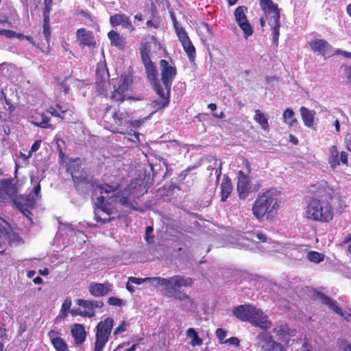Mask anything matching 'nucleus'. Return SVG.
Masks as SVG:
<instances>
[{
	"label": "nucleus",
	"mask_w": 351,
	"mask_h": 351,
	"mask_svg": "<svg viewBox=\"0 0 351 351\" xmlns=\"http://www.w3.org/2000/svg\"><path fill=\"white\" fill-rule=\"evenodd\" d=\"M108 304L110 306H121L123 304V301L116 297H110L108 300Z\"/></svg>",
	"instance_id": "a18cd8bd"
},
{
	"label": "nucleus",
	"mask_w": 351,
	"mask_h": 351,
	"mask_svg": "<svg viewBox=\"0 0 351 351\" xmlns=\"http://www.w3.org/2000/svg\"><path fill=\"white\" fill-rule=\"evenodd\" d=\"M71 300L69 298H66L62 304L60 309V313L62 318H66L68 316L69 313L71 311Z\"/></svg>",
	"instance_id": "ea45409f"
},
{
	"label": "nucleus",
	"mask_w": 351,
	"mask_h": 351,
	"mask_svg": "<svg viewBox=\"0 0 351 351\" xmlns=\"http://www.w3.org/2000/svg\"><path fill=\"white\" fill-rule=\"evenodd\" d=\"M289 328L288 325H287V324H284V325L281 324V325L276 326L273 329V332L274 334H276V335L278 338L285 337V336H287L289 334Z\"/></svg>",
	"instance_id": "4c0bfd02"
},
{
	"label": "nucleus",
	"mask_w": 351,
	"mask_h": 351,
	"mask_svg": "<svg viewBox=\"0 0 351 351\" xmlns=\"http://www.w3.org/2000/svg\"><path fill=\"white\" fill-rule=\"evenodd\" d=\"M108 38L112 46L117 47L119 49L123 50L125 48V38L121 36L117 31L110 30L108 33Z\"/></svg>",
	"instance_id": "c85d7f7f"
},
{
	"label": "nucleus",
	"mask_w": 351,
	"mask_h": 351,
	"mask_svg": "<svg viewBox=\"0 0 351 351\" xmlns=\"http://www.w3.org/2000/svg\"><path fill=\"white\" fill-rule=\"evenodd\" d=\"M150 42L148 41L147 39L142 40L141 43V47L139 48L141 60L150 58Z\"/></svg>",
	"instance_id": "473e14b6"
},
{
	"label": "nucleus",
	"mask_w": 351,
	"mask_h": 351,
	"mask_svg": "<svg viewBox=\"0 0 351 351\" xmlns=\"http://www.w3.org/2000/svg\"><path fill=\"white\" fill-rule=\"evenodd\" d=\"M343 71L347 82L351 84V65L346 66Z\"/></svg>",
	"instance_id": "5fc2aeb1"
},
{
	"label": "nucleus",
	"mask_w": 351,
	"mask_h": 351,
	"mask_svg": "<svg viewBox=\"0 0 351 351\" xmlns=\"http://www.w3.org/2000/svg\"><path fill=\"white\" fill-rule=\"evenodd\" d=\"M256 122H257L261 128L266 130L269 129L268 119L265 114L260 110H255V115L254 117Z\"/></svg>",
	"instance_id": "2f4dec72"
},
{
	"label": "nucleus",
	"mask_w": 351,
	"mask_h": 351,
	"mask_svg": "<svg viewBox=\"0 0 351 351\" xmlns=\"http://www.w3.org/2000/svg\"><path fill=\"white\" fill-rule=\"evenodd\" d=\"M99 189L101 190V193H113L116 191L118 189V186H114L109 184H104L99 186Z\"/></svg>",
	"instance_id": "37998d69"
},
{
	"label": "nucleus",
	"mask_w": 351,
	"mask_h": 351,
	"mask_svg": "<svg viewBox=\"0 0 351 351\" xmlns=\"http://www.w3.org/2000/svg\"><path fill=\"white\" fill-rule=\"evenodd\" d=\"M178 37L182 45L184 51L187 54V56L190 62L195 61V58L196 56L195 48L193 43H191L185 29H180V32H178Z\"/></svg>",
	"instance_id": "aec40b11"
},
{
	"label": "nucleus",
	"mask_w": 351,
	"mask_h": 351,
	"mask_svg": "<svg viewBox=\"0 0 351 351\" xmlns=\"http://www.w3.org/2000/svg\"><path fill=\"white\" fill-rule=\"evenodd\" d=\"M332 55H341L344 58H351V53L350 52L342 51L341 49H337Z\"/></svg>",
	"instance_id": "4d7b16f0"
},
{
	"label": "nucleus",
	"mask_w": 351,
	"mask_h": 351,
	"mask_svg": "<svg viewBox=\"0 0 351 351\" xmlns=\"http://www.w3.org/2000/svg\"><path fill=\"white\" fill-rule=\"evenodd\" d=\"M317 298L319 299L321 304L326 305L330 309L339 315L343 317V312L341 308L338 306V304L335 300H333L330 297L327 296L324 293L320 291L315 292Z\"/></svg>",
	"instance_id": "bb28decb"
},
{
	"label": "nucleus",
	"mask_w": 351,
	"mask_h": 351,
	"mask_svg": "<svg viewBox=\"0 0 351 351\" xmlns=\"http://www.w3.org/2000/svg\"><path fill=\"white\" fill-rule=\"evenodd\" d=\"M134 83V74L131 70H128L121 73L117 84L113 87V90L110 93V99L119 103V105L125 100L141 101V97L127 96L125 94L128 90L132 88Z\"/></svg>",
	"instance_id": "0eeeda50"
},
{
	"label": "nucleus",
	"mask_w": 351,
	"mask_h": 351,
	"mask_svg": "<svg viewBox=\"0 0 351 351\" xmlns=\"http://www.w3.org/2000/svg\"><path fill=\"white\" fill-rule=\"evenodd\" d=\"M16 193V185L12 179H1L0 180V202L8 197H12Z\"/></svg>",
	"instance_id": "5701e85b"
},
{
	"label": "nucleus",
	"mask_w": 351,
	"mask_h": 351,
	"mask_svg": "<svg viewBox=\"0 0 351 351\" xmlns=\"http://www.w3.org/2000/svg\"><path fill=\"white\" fill-rule=\"evenodd\" d=\"M0 35L4 36L5 37L8 38H21L23 36L22 34H19L15 32L13 30L10 29H0Z\"/></svg>",
	"instance_id": "79ce46f5"
},
{
	"label": "nucleus",
	"mask_w": 351,
	"mask_h": 351,
	"mask_svg": "<svg viewBox=\"0 0 351 351\" xmlns=\"http://www.w3.org/2000/svg\"><path fill=\"white\" fill-rule=\"evenodd\" d=\"M237 192L239 197L241 199H245L249 195L250 186V177L244 174L242 171L238 172V182H237Z\"/></svg>",
	"instance_id": "4be33fe9"
},
{
	"label": "nucleus",
	"mask_w": 351,
	"mask_h": 351,
	"mask_svg": "<svg viewBox=\"0 0 351 351\" xmlns=\"http://www.w3.org/2000/svg\"><path fill=\"white\" fill-rule=\"evenodd\" d=\"M216 336L221 343H225L224 339L227 336V332L223 328H217L216 330Z\"/></svg>",
	"instance_id": "c03bdc74"
},
{
	"label": "nucleus",
	"mask_w": 351,
	"mask_h": 351,
	"mask_svg": "<svg viewBox=\"0 0 351 351\" xmlns=\"http://www.w3.org/2000/svg\"><path fill=\"white\" fill-rule=\"evenodd\" d=\"M145 67L146 77L153 87L154 90L156 94L162 93L160 85L159 84L158 73L156 66L151 58L145 59L142 60Z\"/></svg>",
	"instance_id": "ddd939ff"
},
{
	"label": "nucleus",
	"mask_w": 351,
	"mask_h": 351,
	"mask_svg": "<svg viewBox=\"0 0 351 351\" xmlns=\"http://www.w3.org/2000/svg\"><path fill=\"white\" fill-rule=\"evenodd\" d=\"M47 112L50 113L52 116L60 118L61 119H64V115L60 113L58 110L52 106L49 107L47 109Z\"/></svg>",
	"instance_id": "603ef678"
},
{
	"label": "nucleus",
	"mask_w": 351,
	"mask_h": 351,
	"mask_svg": "<svg viewBox=\"0 0 351 351\" xmlns=\"http://www.w3.org/2000/svg\"><path fill=\"white\" fill-rule=\"evenodd\" d=\"M113 326L114 319L112 317H107L97 324L94 351H102L104 350L109 340Z\"/></svg>",
	"instance_id": "1a4fd4ad"
},
{
	"label": "nucleus",
	"mask_w": 351,
	"mask_h": 351,
	"mask_svg": "<svg viewBox=\"0 0 351 351\" xmlns=\"http://www.w3.org/2000/svg\"><path fill=\"white\" fill-rule=\"evenodd\" d=\"M154 231V228L152 226H147L145 230V240L148 243L154 242V236H150V234Z\"/></svg>",
	"instance_id": "8fccbe9b"
},
{
	"label": "nucleus",
	"mask_w": 351,
	"mask_h": 351,
	"mask_svg": "<svg viewBox=\"0 0 351 351\" xmlns=\"http://www.w3.org/2000/svg\"><path fill=\"white\" fill-rule=\"evenodd\" d=\"M104 111L103 119L107 123L109 130L114 134H124L123 127L132 124L129 119V112L125 110H121L119 105L117 106L107 105Z\"/></svg>",
	"instance_id": "423d86ee"
},
{
	"label": "nucleus",
	"mask_w": 351,
	"mask_h": 351,
	"mask_svg": "<svg viewBox=\"0 0 351 351\" xmlns=\"http://www.w3.org/2000/svg\"><path fill=\"white\" fill-rule=\"evenodd\" d=\"M233 315L242 322H248L255 326L267 331L271 326V322L261 309L251 304H241L232 311Z\"/></svg>",
	"instance_id": "39448f33"
},
{
	"label": "nucleus",
	"mask_w": 351,
	"mask_h": 351,
	"mask_svg": "<svg viewBox=\"0 0 351 351\" xmlns=\"http://www.w3.org/2000/svg\"><path fill=\"white\" fill-rule=\"evenodd\" d=\"M40 144H41L40 140L35 141L31 147V150H30L29 153L32 154V152H36V151H38V149L40 148Z\"/></svg>",
	"instance_id": "13d9d810"
},
{
	"label": "nucleus",
	"mask_w": 351,
	"mask_h": 351,
	"mask_svg": "<svg viewBox=\"0 0 351 351\" xmlns=\"http://www.w3.org/2000/svg\"><path fill=\"white\" fill-rule=\"evenodd\" d=\"M56 108L58 111L64 116L65 112H66L67 110L62 108V106L60 104H57L56 105Z\"/></svg>",
	"instance_id": "338daca9"
},
{
	"label": "nucleus",
	"mask_w": 351,
	"mask_h": 351,
	"mask_svg": "<svg viewBox=\"0 0 351 351\" xmlns=\"http://www.w3.org/2000/svg\"><path fill=\"white\" fill-rule=\"evenodd\" d=\"M75 302L76 304L84 309L83 313L84 316L90 318L95 316V309L101 308L104 306V302L101 300L78 299Z\"/></svg>",
	"instance_id": "a211bd4d"
},
{
	"label": "nucleus",
	"mask_w": 351,
	"mask_h": 351,
	"mask_svg": "<svg viewBox=\"0 0 351 351\" xmlns=\"http://www.w3.org/2000/svg\"><path fill=\"white\" fill-rule=\"evenodd\" d=\"M71 334L76 345H82L86 340V332L82 324H73L71 326Z\"/></svg>",
	"instance_id": "393cba45"
},
{
	"label": "nucleus",
	"mask_w": 351,
	"mask_h": 351,
	"mask_svg": "<svg viewBox=\"0 0 351 351\" xmlns=\"http://www.w3.org/2000/svg\"><path fill=\"white\" fill-rule=\"evenodd\" d=\"M334 213V207L330 201L313 197L308 201L304 214L306 219L313 221L329 223L333 219Z\"/></svg>",
	"instance_id": "20e7f679"
},
{
	"label": "nucleus",
	"mask_w": 351,
	"mask_h": 351,
	"mask_svg": "<svg viewBox=\"0 0 351 351\" xmlns=\"http://www.w3.org/2000/svg\"><path fill=\"white\" fill-rule=\"evenodd\" d=\"M289 141L293 145H296L298 144V139L293 134H289Z\"/></svg>",
	"instance_id": "774afa93"
},
{
	"label": "nucleus",
	"mask_w": 351,
	"mask_h": 351,
	"mask_svg": "<svg viewBox=\"0 0 351 351\" xmlns=\"http://www.w3.org/2000/svg\"><path fill=\"white\" fill-rule=\"evenodd\" d=\"M112 285L106 281L104 283L92 282L88 285L89 293L94 297H103L112 291Z\"/></svg>",
	"instance_id": "412c9836"
},
{
	"label": "nucleus",
	"mask_w": 351,
	"mask_h": 351,
	"mask_svg": "<svg viewBox=\"0 0 351 351\" xmlns=\"http://www.w3.org/2000/svg\"><path fill=\"white\" fill-rule=\"evenodd\" d=\"M145 187L143 184H138L135 181L131 182L123 190V195H125L119 198V202L125 207L137 210V202L134 199L130 200L129 197L132 195L134 198L141 197L146 193V191H144Z\"/></svg>",
	"instance_id": "9b49d317"
},
{
	"label": "nucleus",
	"mask_w": 351,
	"mask_h": 351,
	"mask_svg": "<svg viewBox=\"0 0 351 351\" xmlns=\"http://www.w3.org/2000/svg\"><path fill=\"white\" fill-rule=\"evenodd\" d=\"M256 238L260 240L262 242H266L267 241V237L266 235L263 232H258L256 234Z\"/></svg>",
	"instance_id": "69168bd1"
},
{
	"label": "nucleus",
	"mask_w": 351,
	"mask_h": 351,
	"mask_svg": "<svg viewBox=\"0 0 351 351\" xmlns=\"http://www.w3.org/2000/svg\"><path fill=\"white\" fill-rule=\"evenodd\" d=\"M307 257L310 261L315 263L322 262L324 258V256L322 254L315 251L309 252L307 254Z\"/></svg>",
	"instance_id": "a19ab883"
},
{
	"label": "nucleus",
	"mask_w": 351,
	"mask_h": 351,
	"mask_svg": "<svg viewBox=\"0 0 351 351\" xmlns=\"http://www.w3.org/2000/svg\"><path fill=\"white\" fill-rule=\"evenodd\" d=\"M170 16H171V21L173 22V27L176 31L177 35H178V32H180V30L184 29L182 27H179L178 22L177 21L176 16L173 12H172V11L170 12Z\"/></svg>",
	"instance_id": "de8ad7c7"
},
{
	"label": "nucleus",
	"mask_w": 351,
	"mask_h": 351,
	"mask_svg": "<svg viewBox=\"0 0 351 351\" xmlns=\"http://www.w3.org/2000/svg\"><path fill=\"white\" fill-rule=\"evenodd\" d=\"M242 162L247 170V172L250 173L251 172V164L250 161L245 158H242Z\"/></svg>",
	"instance_id": "680f3d73"
},
{
	"label": "nucleus",
	"mask_w": 351,
	"mask_h": 351,
	"mask_svg": "<svg viewBox=\"0 0 351 351\" xmlns=\"http://www.w3.org/2000/svg\"><path fill=\"white\" fill-rule=\"evenodd\" d=\"M95 73V90L99 95L107 98L109 95L110 74L105 60L97 64Z\"/></svg>",
	"instance_id": "9d476101"
},
{
	"label": "nucleus",
	"mask_w": 351,
	"mask_h": 351,
	"mask_svg": "<svg viewBox=\"0 0 351 351\" xmlns=\"http://www.w3.org/2000/svg\"><path fill=\"white\" fill-rule=\"evenodd\" d=\"M70 313L72 315V316H73V317H75L77 315H80L82 317H85L84 314L83 313V311H82L80 308H73L71 310Z\"/></svg>",
	"instance_id": "052dcab7"
},
{
	"label": "nucleus",
	"mask_w": 351,
	"mask_h": 351,
	"mask_svg": "<svg viewBox=\"0 0 351 351\" xmlns=\"http://www.w3.org/2000/svg\"><path fill=\"white\" fill-rule=\"evenodd\" d=\"M221 200L225 202L232 191L231 180L228 176H224L221 186Z\"/></svg>",
	"instance_id": "c756f323"
},
{
	"label": "nucleus",
	"mask_w": 351,
	"mask_h": 351,
	"mask_svg": "<svg viewBox=\"0 0 351 351\" xmlns=\"http://www.w3.org/2000/svg\"><path fill=\"white\" fill-rule=\"evenodd\" d=\"M117 199L118 196L116 195L108 198L100 196L97 198L96 205L100 210L110 215L116 210L115 204L117 202Z\"/></svg>",
	"instance_id": "6ab92c4d"
},
{
	"label": "nucleus",
	"mask_w": 351,
	"mask_h": 351,
	"mask_svg": "<svg viewBox=\"0 0 351 351\" xmlns=\"http://www.w3.org/2000/svg\"><path fill=\"white\" fill-rule=\"evenodd\" d=\"M280 208V192L271 188L259 194L252 207L254 217L258 221L271 220Z\"/></svg>",
	"instance_id": "f03ea898"
},
{
	"label": "nucleus",
	"mask_w": 351,
	"mask_h": 351,
	"mask_svg": "<svg viewBox=\"0 0 351 351\" xmlns=\"http://www.w3.org/2000/svg\"><path fill=\"white\" fill-rule=\"evenodd\" d=\"M79 158L72 160L68 165L67 171L71 173L75 189L79 191H85V189L93 186V182L84 170H81Z\"/></svg>",
	"instance_id": "6e6552de"
},
{
	"label": "nucleus",
	"mask_w": 351,
	"mask_h": 351,
	"mask_svg": "<svg viewBox=\"0 0 351 351\" xmlns=\"http://www.w3.org/2000/svg\"><path fill=\"white\" fill-rule=\"evenodd\" d=\"M38 115L41 118L40 121L36 119L32 121V123L41 128H51V125L49 123V119L45 114V113H39Z\"/></svg>",
	"instance_id": "e433bc0d"
},
{
	"label": "nucleus",
	"mask_w": 351,
	"mask_h": 351,
	"mask_svg": "<svg viewBox=\"0 0 351 351\" xmlns=\"http://www.w3.org/2000/svg\"><path fill=\"white\" fill-rule=\"evenodd\" d=\"M311 50L319 52L322 56L329 54L332 51V46L324 39H315L309 43Z\"/></svg>",
	"instance_id": "a878e982"
},
{
	"label": "nucleus",
	"mask_w": 351,
	"mask_h": 351,
	"mask_svg": "<svg viewBox=\"0 0 351 351\" xmlns=\"http://www.w3.org/2000/svg\"><path fill=\"white\" fill-rule=\"evenodd\" d=\"M3 97L5 101V104L8 106V109L10 113H12L15 110L14 106L11 103V101L7 99L5 94L3 93Z\"/></svg>",
	"instance_id": "864d4df0"
},
{
	"label": "nucleus",
	"mask_w": 351,
	"mask_h": 351,
	"mask_svg": "<svg viewBox=\"0 0 351 351\" xmlns=\"http://www.w3.org/2000/svg\"><path fill=\"white\" fill-rule=\"evenodd\" d=\"M256 340L258 347L263 351H287L285 346L276 341L269 332H260L256 337Z\"/></svg>",
	"instance_id": "f8f14e48"
},
{
	"label": "nucleus",
	"mask_w": 351,
	"mask_h": 351,
	"mask_svg": "<svg viewBox=\"0 0 351 351\" xmlns=\"http://www.w3.org/2000/svg\"><path fill=\"white\" fill-rule=\"evenodd\" d=\"M300 111L304 124L308 128H311L313 125L315 112L310 110L304 106H302Z\"/></svg>",
	"instance_id": "7c9ffc66"
},
{
	"label": "nucleus",
	"mask_w": 351,
	"mask_h": 351,
	"mask_svg": "<svg viewBox=\"0 0 351 351\" xmlns=\"http://www.w3.org/2000/svg\"><path fill=\"white\" fill-rule=\"evenodd\" d=\"M284 121L289 126H293L297 123V119L295 118V113L292 109L287 108L282 114Z\"/></svg>",
	"instance_id": "c9c22d12"
},
{
	"label": "nucleus",
	"mask_w": 351,
	"mask_h": 351,
	"mask_svg": "<svg viewBox=\"0 0 351 351\" xmlns=\"http://www.w3.org/2000/svg\"><path fill=\"white\" fill-rule=\"evenodd\" d=\"M186 335L191 338V344L192 346H201L203 343V340L199 337L197 332L194 328H188L186 330Z\"/></svg>",
	"instance_id": "f704fd0d"
},
{
	"label": "nucleus",
	"mask_w": 351,
	"mask_h": 351,
	"mask_svg": "<svg viewBox=\"0 0 351 351\" xmlns=\"http://www.w3.org/2000/svg\"><path fill=\"white\" fill-rule=\"evenodd\" d=\"M273 25H271V30L272 34V42L275 45H278L280 36V20L274 21Z\"/></svg>",
	"instance_id": "72a5a7b5"
},
{
	"label": "nucleus",
	"mask_w": 351,
	"mask_h": 351,
	"mask_svg": "<svg viewBox=\"0 0 351 351\" xmlns=\"http://www.w3.org/2000/svg\"><path fill=\"white\" fill-rule=\"evenodd\" d=\"M52 5H45L43 10V33L45 37L47 43L49 45L51 38V28L49 25L50 21V12Z\"/></svg>",
	"instance_id": "cd10ccee"
},
{
	"label": "nucleus",
	"mask_w": 351,
	"mask_h": 351,
	"mask_svg": "<svg viewBox=\"0 0 351 351\" xmlns=\"http://www.w3.org/2000/svg\"><path fill=\"white\" fill-rule=\"evenodd\" d=\"M128 324L125 321L119 326L114 331V335H117L127 330Z\"/></svg>",
	"instance_id": "3c124183"
},
{
	"label": "nucleus",
	"mask_w": 351,
	"mask_h": 351,
	"mask_svg": "<svg viewBox=\"0 0 351 351\" xmlns=\"http://www.w3.org/2000/svg\"><path fill=\"white\" fill-rule=\"evenodd\" d=\"M247 10V7L241 5L237 7L234 12L235 21L238 26L243 31L244 37L245 38H247L253 34V28L251 24L250 23L245 14Z\"/></svg>",
	"instance_id": "4468645a"
},
{
	"label": "nucleus",
	"mask_w": 351,
	"mask_h": 351,
	"mask_svg": "<svg viewBox=\"0 0 351 351\" xmlns=\"http://www.w3.org/2000/svg\"><path fill=\"white\" fill-rule=\"evenodd\" d=\"M128 281L135 285H141L145 282L152 283L156 282L158 285L164 287L165 294L168 298H173L178 300L191 301L189 295L180 291L182 287H190L193 285V280L190 277H184L180 275L173 276L169 278L161 277H147L140 278L129 277Z\"/></svg>",
	"instance_id": "f257e3e1"
},
{
	"label": "nucleus",
	"mask_w": 351,
	"mask_h": 351,
	"mask_svg": "<svg viewBox=\"0 0 351 351\" xmlns=\"http://www.w3.org/2000/svg\"><path fill=\"white\" fill-rule=\"evenodd\" d=\"M159 66L160 71L159 84L162 93L157 94L159 98L152 101L150 104L155 112L165 108L169 104L172 83L178 73L174 64H170L167 60H160Z\"/></svg>",
	"instance_id": "7ed1b4c3"
},
{
	"label": "nucleus",
	"mask_w": 351,
	"mask_h": 351,
	"mask_svg": "<svg viewBox=\"0 0 351 351\" xmlns=\"http://www.w3.org/2000/svg\"><path fill=\"white\" fill-rule=\"evenodd\" d=\"M348 153L346 152L339 153L336 145H332L329 147L328 162L332 169H335L341 163L345 166H348Z\"/></svg>",
	"instance_id": "f3484780"
},
{
	"label": "nucleus",
	"mask_w": 351,
	"mask_h": 351,
	"mask_svg": "<svg viewBox=\"0 0 351 351\" xmlns=\"http://www.w3.org/2000/svg\"><path fill=\"white\" fill-rule=\"evenodd\" d=\"M346 149L351 152V136H346L345 138Z\"/></svg>",
	"instance_id": "0e129e2a"
},
{
	"label": "nucleus",
	"mask_w": 351,
	"mask_h": 351,
	"mask_svg": "<svg viewBox=\"0 0 351 351\" xmlns=\"http://www.w3.org/2000/svg\"><path fill=\"white\" fill-rule=\"evenodd\" d=\"M32 192L35 194L36 197L38 198H40V184H37L36 186H34Z\"/></svg>",
	"instance_id": "e2e57ef3"
},
{
	"label": "nucleus",
	"mask_w": 351,
	"mask_h": 351,
	"mask_svg": "<svg viewBox=\"0 0 351 351\" xmlns=\"http://www.w3.org/2000/svg\"><path fill=\"white\" fill-rule=\"evenodd\" d=\"M110 23L112 27L121 25L122 27L128 29L130 32H132L135 29L131 20L125 14H114L110 16Z\"/></svg>",
	"instance_id": "b1692460"
},
{
	"label": "nucleus",
	"mask_w": 351,
	"mask_h": 351,
	"mask_svg": "<svg viewBox=\"0 0 351 351\" xmlns=\"http://www.w3.org/2000/svg\"><path fill=\"white\" fill-rule=\"evenodd\" d=\"M77 42L81 49L88 48L90 50L97 47V41L93 32L85 28L78 29L76 32Z\"/></svg>",
	"instance_id": "2eb2a0df"
},
{
	"label": "nucleus",
	"mask_w": 351,
	"mask_h": 351,
	"mask_svg": "<svg viewBox=\"0 0 351 351\" xmlns=\"http://www.w3.org/2000/svg\"><path fill=\"white\" fill-rule=\"evenodd\" d=\"M114 219V217H108V218L103 219V218H101L99 215V214H98V213L97 211H95V221L97 222L101 223V224H104L106 223L110 222Z\"/></svg>",
	"instance_id": "09e8293b"
},
{
	"label": "nucleus",
	"mask_w": 351,
	"mask_h": 351,
	"mask_svg": "<svg viewBox=\"0 0 351 351\" xmlns=\"http://www.w3.org/2000/svg\"><path fill=\"white\" fill-rule=\"evenodd\" d=\"M56 351H68V345L62 338H58L51 343Z\"/></svg>",
	"instance_id": "58836bf2"
},
{
	"label": "nucleus",
	"mask_w": 351,
	"mask_h": 351,
	"mask_svg": "<svg viewBox=\"0 0 351 351\" xmlns=\"http://www.w3.org/2000/svg\"><path fill=\"white\" fill-rule=\"evenodd\" d=\"M47 336L49 338L50 341L51 343L52 341H55L58 338L61 337V333L59 330H50L48 332Z\"/></svg>",
	"instance_id": "49530a36"
},
{
	"label": "nucleus",
	"mask_w": 351,
	"mask_h": 351,
	"mask_svg": "<svg viewBox=\"0 0 351 351\" xmlns=\"http://www.w3.org/2000/svg\"><path fill=\"white\" fill-rule=\"evenodd\" d=\"M225 343H228L230 345L238 347L239 346L240 341L237 337H232L225 341Z\"/></svg>",
	"instance_id": "6e6d98bb"
},
{
	"label": "nucleus",
	"mask_w": 351,
	"mask_h": 351,
	"mask_svg": "<svg viewBox=\"0 0 351 351\" xmlns=\"http://www.w3.org/2000/svg\"><path fill=\"white\" fill-rule=\"evenodd\" d=\"M259 5L269 23L280 19V9L272 0H259Z\"/></svg>",
	"instance_id": "dca6fc26"
},
{
	"label": "nucleus",
	"mask_w": 351,
	"mask_h": 351,
	"mask_svg": "<svg viewBox=\"0 0 351 351\" xmlns=\"http://www.w3.org/2000/svg\"><path fill=\"white\" fill-rule=\"evenodd\" d=\"M217 162H219V164H218L219 167L216 169V170L215 171V174L216 175L217 180H218L219 179V177L221 175V162L220 160L216 159L215 160V164H217Z\"/></svg>",
	"instance_id": "bf43d9fd"
}]
</instances>
